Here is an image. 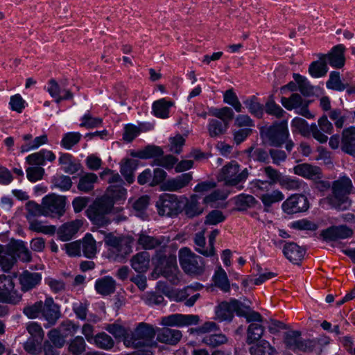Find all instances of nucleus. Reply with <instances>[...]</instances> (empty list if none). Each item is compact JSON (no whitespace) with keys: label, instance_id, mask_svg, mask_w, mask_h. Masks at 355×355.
<instances>
[{"label":"nucleus","instance_id":"nucleus-43","mask_svg":"<svg viewBox=\"0 0 355 355\" xmlns=\"http://www.w3.org/2000/svg\"><path fill=\"white\" fill-rule=\"evenodd\" d=\"M263 332L264 328L261 324L252 322L247 329V343L251 344L258 341L262 337Z\"/></svg>","mask_w":355,"mask_h":355},{"label":"nucleus","instance_id":"nucleus-45","mask_svg":"<svg viewBox=\"0 0 355 355\" xmlns=\"http://www.w3.org/2000/svg\"><path fill=\"white\" fill-rule=\"evenodd\" d=\"M202 342L205 345L214 348L226 344L228 342V338L225 334L221 333L212 334L204 336Z\"/></svg>","mask_w":355,"mask_h":355},{"label":"nucleus","instance_id":"nucleus-30","mask_svg":"<svg viewBox=\"0 0 355 355\" xmlns=\"http://www.w3.org/2000/svg\"><path fill=\"white\" fill-rule=\"evenodd\" d=\"M262 172L268 179L267 181H263L257 180L254 182V187L259 189L261 188V185L268 183L269 185L272 186L277 183H279L282 176V173L277 169L273 168L271 166H267L262 168Z\"/></svg>","mask_w":355,"mask_h":355},{"label":"nucleus","instance_id":"nucleus-57","mask_svg":"<svg viewBox=\"0 0 355 355\" xmlns=\"http://www.w3.org/2000/svg\"><path fill=\"white\" fill-rule=\"evenodd\" d=\"M215 285L222 291L227 292L230 291V285L225 271L219 268L216 272L214 277Z\"/></svg>","mask_w":355,"mask_h":355},{"label":"nucleus","instance_id":"nucleus-44","mask_svg":"<svg viewBox=\"0 0 355 355\" xmlns=\"http://www.w3.org/2000/svg\"><path fill=\"white\" fill-rule=\"evenodd\" d=\"M28 222L29 223V230L33 232L47 235H53L56 232V227L55 225H44L42 221L35 218Z\"/></svg>","mask_w":355,"mask_h":355},{"label":"nucleus","instance_id":"nucleus-13","mask_svg":"<svg viewBox=\"0 0 355 355\" xmlns=\"http://www.w3.org/2000/svg\"><path fill=\"white\" fill-rule=\"evenodd\" d=\"M309 207L308 199L300 194L292 195L282 203V209L288 214L305 211Z\"/></svg>","mask_w":355,"mask_h":355},{"label":"nucleus","instance_id":"nucleus-34","mask_svg":"<svg viewBox=\"0 0 355 355\" xmlns=\"http://www.w3.org/2000/svg\"><path fill=\"white\" fill-rule=\"evenodd\" d=\"M59 164L65 173L71 175L78 172L81 167L80 164L76 162L73 156L69 153H63L60 155Z\"/></svg>","mask_w":355,"mask_h":355},{"label":"nucleus","instance_id":"nucleus-40","mask_svg":"<svg viewBox=\"0 0 355 355\" xmlns=\"http://www.w3.org/2000/svg\"><path fill=\"white\" fill-rule=\"evenodd\" d=\"M25 209L26 211V218L28 221L35 219L37 216H45L42 201L41 205L35 201H28L25 205Z\"/></svg>","mask_w":355,"mask_h":355},{"label":"nucleus","instance_id":"nucleus-41","mask_svg":"<svg viewBox=\"0 0 355 355\" xmlns=\"http://www.w3.org/2000/svg\"><path fill=\"white\" fill-rule=\"evenodd\" d=\"M81 248L83 250V254L86 257L92 259L96 256L97 252L96 241L91 234H87L83 238L81 243Z\"/></svg>","mask_w":355,"mask_h":355},{"label":"nucleus","instance_id":"nucleus-51","mask_svg":"<svg viewBox=\"0 0 355 355\" xmlns=\"http://www.w3.org/2000/svg\"><path fill=\"white\" fill-rule=\"evenodd\" d=\"M301 338V333L300 331H288L284 333V342L287 348L296 351Z\"/></svg>","mask_w":355,"mask_h":355},{"label":"nucleus","instance_id":"nucleus-35","mask_svg":"<svg viewBox=\"0 0 355 355\" xmlns=\"http://www.w3.org/2000/svg\"><path fill=\"white\" fill-rule=\"evenodd\" d=\"M138 166V161L133 159H123L121 164L120 172L128 184L135 181L134 172Z\"/></svg>","mask_w":355,"mask_h":355},{"label":"nucleus","instance_id":"nucleus-63","mask_svg":"<svg viewBox=\"0 0 355 355\" xmlns=\"http://www.w3.org/2000/svg\"><path fill=\"white\" fill-rule=\"evenodd\" d=\"M94 342L99 348L103 349H110L114 344L112 337L104 332L96 334L94 337Z\"/></svg>","mask_w":355,"mask_h":355},{"label":"nucleus","instance_id":"nucleus-36","mask_svg":"<svg viewBox=\"0 0 355 355\" xmlns=\"http://www.w3.org/2000/svg\"><path fill=\"white\" fill-rule=\"evenodd\" d=\"M173 105V101L162 98L153 103V112L157 117L167 119L169 116V109Z\"/></svg>","mask_w":355,"mask_h":355},{"label":"nucleus","instance_id":"nucleus-64","mask_svg":"<svg viewBox=\"0 0 355 355\" xmlns=\"http://www.w3.org/2000/svg\"><path fill=\"white\" fill-rule=\"evenodd\" d=\"M279 184L282 188L287 190H300L305 186V184L302 181L290 177H282Z\"/></svg>","mask_w":355,"mask_h":355},{"label":"nucleus","instance_id":"nucleus-54","mask_svg":"<svg viewBox=\"0 0 355 355\" xmlns=\"http://www.w3.org/2000/svg\"><path fill=\"white\" fill-rule=\"evenodd\" d=\"M244 104L252 114L257 116V118L262 117L263 114V108L255 96H252L249 99L245 101Z\"/></svg>","mask_w":355,"mask_h":355},{"label":"nucleus","instance_id":"nucleus-10","mask_svg":"<svg viewBox=\"0 0 355 355\" xmlns=\"http://www.w3.org/2000/svg\"><path fill=\"white\" fill-rule=\"evenodd\" d=\"M291 126L295 128L293 131H297L301 135L306 137L311 135L315 139L321 144L326 143L328 140V137L319 130L315 123L309 126L308 123L302 118L295 117L293 119Z\"/></svg>","mask_w":355,"mask_h":355},{"label":"nucleus","instance_id":"nucleus-55","mask_svg":"<svg viewBox=\"0 0 355 355\" xmlns=\"http://www.w3.org/2000/svg\"><path fill=\"white\" fill-rule=\"evenodd\" d=\"M248 156L250 159L254 161L268 164L269 159V151L267 152L266 150L261 148H254L250 147L248 150Z\"/></svg>","mask_w":355,"mask_h":355},{"label":"nucleus","instance_id":"nucleus-25","mask_svg":"<svg viewBox=\"0 0 355 355\" xmlns=\"http://www.w3.org/2000/svg\"><path fill=\"white\" fill-rule=\"evenodd\" d=\"M48 92L51 97L55 98L57 103H60L63 100L72 99L73 95L69 89H61L60 85L54 79L49 81Z\"/></svg>","mask_w":355,"mask_h":355},{"label":"nucleus","instance_id":"nucleus-3","mask_svg":"<svg viewBox=\"0 0 355 355\" xmlns=\"http://www.w3.org/2000/svg\"><path fill=\"white\" fill-rule=\"evenodd\" d=\"M112 202L106 197L96 198L85 211L86 216L96 227H107L112 223L110 216Z\"/></svg>","mask_w":355,"mask_h":355},{"label":"nucleus","instance_id":"nucleus-12","mask_svg":"<svg viewBox=\"0 0 355 355\" xmlns=\"http://www.w3.org/2000/svg\"><path fill=\"white\" fill-rule=\"evenodd\" d=\"M0 300L11 304H17L21 295L15 290V284L10 276L0 275Z\"/></svg>","mask_w":355,"mask_h":355},{"label":"nucleus","instance_id":"nucleus-50","mask_svg":"<svg viewBox=\"0 0 355 355\" xmlns=\"http://www.w3.org/2000/svg\"><path fill=\"white\" fill-rule=\"evenodd\" d=\"M284 198V196L282 191L276 189L271 192L262 194L260 199L265 207H269L272 204L282 201Z\"/></svg>","mask_w":355,"mask_h":355},{"label":"nucleus","instance_id":"nucleus-21","mask_svg":"<svg viewBox=\"0 0 355 355\" xmlns=\"http://www.w3.org/2000/svg\"><path fill=\"white\" fill-rule=\"evenodd\" d=\"M293 171L295 174L310 180H319L322 177L320 167L307 163L296 165L293 168Z\"/></svg>","mask_w":355,"mask_h":355},{"label":"nucleus","instance_id":"nucleus-18","mask_svg":"<svg viewBox=\"0 0 355 355\" xmlns=\"http://www.w3.org/2000/svg\"><path fill=\"white\" fill-rule=\"evenodd\" d=\"M156 270L162 275H166L167 272L178 270L176 257L173 254L168 256L164 255L162 251H158L155 254Z\"/></svg>","mask_w":355,"mask_h":355},{"label":"nucleus","instance_id":"nucleus-31","mask_svg":"<svg viewBox=\"0 0 355 355\" xmlns=\"http://www.w3.org/2000/svg\"><path fill=\"white\" fill-rule=\"evenodd\" d=\"M42 279V275L39 272H31L28 270L24 271L19 276V282L24 291H28L37 284Z\"/></svg>","mask_w":355,"mask_h":355},{"label":"nucleus","instance_id":"nucleus-15","mask_svg":"<svg viewBox=\"0 0 355 355\" xmlns=\"http://www.w3.org/2000/svg\"><path fill=\"white\" fill-rule=\"evenodd\" d=\"M200 318L197 315L172 314L162 318V324L165 326L184 327L197 324Z\"/></svg>","mask_w":355,"mask_h":355},{"label":"nucleus","instance_id":"nucleus-20","mask_svg":"<svg viewBox=\"0 0 355 355\" xmlns=\"http://www.w3.org/2000/svg\"><path fill=\"white\" fill-rule=\"evenodd\" d=\"M42 315L48 322L49 326L55 324L61 316L59 306L55 304L52 297H46L43 302Z\"/></svg>","mask_w":355,"mask_h":355},{"label":"nucleus","instance_id":"nucleus-56","mask_svg":"<svg viewBox=\"0 0 355 355\" xmlns=\"http://www.w3.org/2000/svg\"><path fill=\"white\" fill-rule=\"evenodd\" d=\"M212 116L220 119L223 123L229 125V123L233 119L234 114L232 108L223 107L220 109H214L211 111Z\"/></svg>","mask_w":355,"mask_h":355},{"label":"nucleus","instance_id":"nucleus-29","mask_svg":"<svg viewBox=\"0 0 355 355\" xmlns=\"http://www.w3.org/2000/svg\"><path fill=\"white\" fill-rule=\"evenodd\" d=\"M132 268L139 273L146 272L150 266V254L143 251L134 255L130 259Z\"/></svg>","mask_w":355,"mask_h":355},{"label":"nucleus","instance_id":"nucleus-5","mask_svg":"<svg viewBox=\"0 0 355 355\" xmlns=\"http://www.w3.org/2000/svg\"><path fill=\"white\" fill-rule=\"evenodd\" d=\"M249 175L245 168L240 171V166L236 161H232L225 165L218 176V181H223L225 185L235 187L245 182Z\"/></svg>","mask_w":355,"mask_h":355},{"label":"nucleus","instance_id":"nucleus-33","mask_svg":"<svg viewBox=\"0 0 355 355\" xmlns=\"http://www.w3.org/2000/svg\"><path fill=\"white\" fill-rule=\"evenodd\" d=\"M8 250L24 262H29L31 260V253L23 241H11L8 244Z\"/></svg>","mask_w":355,"mask_h":355},{"label":"nucleus","instance_id":"nucleus-53","mask_svg":"<svg viewBox=\"0 0 355 355\" xmlns=\"http://www.w3.org/2000/svg\"><path fill=\"white\" fill-rule=\"evenodd\" d=\"M105 329L109 333L112 334L116 338H123L124 343L125 338L128 336H130L131 332L117 322L107 324Z\"/></svg>","mask_w":355,"mask_h":355},{"label":"nucleus","instance_id":"nucleus-27","mask_svg":"<svg viewBox=\"0 0 355 355\" xmlns=\"http://www.w3.org/2000/svg\"><path fill=\"white\" fill-rule=\"evenodd\" d=\"M116 282L110 276H105L96 280L95 289L96 292L103 296L110 295L116 291Z\"/></svg>","mask_w":355,"mask_h":355},{"label":"nucleus","instance_id":"nucleus-47","mask_svg":"<svg viewBox=\"0 0 355 355\" xmlns=\"http://www.w3.org/2000/svg\"><path fill=\"white\" fill-rule=\"evenodd\" d=\"M328 71L327 62L319 59L313 62L309 67V73L313 78L324 76Z\"/></svg>","mask_w":355,"mask_h":355},{"label":"nucleus","instance_id":"nucleus-22","mask_svg":"<svg viewBox=\"0 0 355 355\" xmlns=\"http://www.w3.org/2000/svg\"><path fill=\"white\" fill-rule=\"evenodd\" d=\"M55 159V155L51 151L42 149L28 155L26 157V162L31 166H41L45 164L46 160L53 162Z\"/></svg>","mask_w":355,"mask_h":355},{"label":"nucleus","instance_id":"nucleus-14","mask_svg":"<svg viewBox=\"0 0 355 355\" xmlns=\"http://www.w3.org/2000/svg\"><path fill=\"white\" fill-rule=\"evenodd\" d=\"M345 46L343 44H338L334 46L327 54H320L319 59L325 60L332 67L340 69L345 65V58L344 53Z\"/></svg>","mask_w":355,"mask_h":355},{"label":"nucleus","instance_id":"nucleus-8","mask_svg":"<svg viewBox=\"0 0 355 355\" xmlns=\"http://www.w3.org/2000/svg\"><path fill=\"white\" fill-rule=\"evenodd\" d=\"M179 261L186 273L201 275L205 270L203 258L192 252L188 248L180 250Z\"/></svg>","mask_w":355,"mask_h":355},{"label":"nucleus","instance_id":"nucleus-24","mask_svg":"<svg viewBox=\"0 0 355 355\" xmlns=\"http://www.w3.org/2000/svg\"><path fill=\"white\" fill-rule=\"evenodd\" d=\"M182 337V334L180 330L164 327L159 331L157 339L160 343L175 345Z\"/></svg>","mask_w":355,"mask_h":355},{"label":"nucleus","instance_id":"nucleus-48","mask_svg":"<svg viewBox=\"0 0 355 355\" xmlns=\"http://www.w3.org/2000/svg\"><path fill=\"white\" fill-rule=\"evenodd\" d=\"M208 132L211 137H216L225 134L228 128L227 124L217 119H211L208 124Z\"/></svg>","mask_w":355,"mask_h":355},{"label":"nucleus","instance_id":"nucleus-28","mask_svg":"<svg viewBox=\"0 0 355 355\" xmlns=\"http://www.w3.org/2000/svg\"><path fill=\"white\" fill-rule=\"evenodd\" d=\"M83 225L81 220H76L63 224L58 230V234L62 241H67L78 232Z\"/></svg>","mask_w":355,"mask_h":355},{"label":"nucleus","instance_id":"nucleus-46","mask_svg":"<svg viewBox=\"0 0 355 355\" xmlns=\"http://www.w3.org/2000/svg\"><path fill=\"white\" fill-rule=\"evenodd\" d=\"M236 209L239 211H245L250 207H252L257 203V200L251 195L240 194L234 198Z\"/></svg>","mask_w":355,"mask_h":355},{"label":"nucleus","instance_id":"nucleus-26","mask_svg":"<svg viewBox=\"0 0 355 355\" xmlns=\"http://www.w3.org/2000/svg\"><path fill=\"white\" fill-rule=\"evenodd\" d=\"M341 148L343 151L355 156V128L350 127L343 130Z\"/></svg>","mask_w":355,"mask_h":355},{"label":"nucleus","instance_id":"nucleus-49","mask_svg":"<svg viewBox=\"0 0 355 355\" xmlns=\"http://www.w3.org/2000/svg\"><path fill=\"white\" fill-rule=\"evenodd\" d=\"M251 355H273L275 349L266 340H262L250 348Z\"/></svg>","mask_w":355,"mask_h":355},{"label":"nucleus","instance_id":"nucleus-60","mask_svg":"<svg viewBox=\"0 0 355 355\" xmlns=\"http://www.w3.org/2000/svg\"><path fill=\"white\" fill-rule=\"evenodd\" d=\"M265 110L268 114L274 116L277 119H282L286 114V112L275 102L272 97L266 102Z\"/></svg>","mask_w":355,"mask_h":355},{"label":"nucleus","instance_id":"nucleus-32","mask_svg":"<svg viewBox=\"0 0 355 355\" xmlns=\"http://www.w3.org/2000/svg\"><path fill=\"white\" fill-rule=\"evenodd\" d=\"M16 262V257L8 250V245H0V267L6 272H10Z\"/></svg>","mask_w":355,"mask_h":355},{"label":"nucleus","instance_id":"nucleus-11","mask_svg":"<svg viewBox=\"0 0 355 355\" xmlns=\"http://www.w3.org/2000/svg\"><path fill=\"white\" fill-rule=\"evenodd\" d=\"M45 216L60 217L65 211V198L63 196L51 194L42 199Z\"/></svg>","mask_w":355,"mask_h":355},{"label":"nucleus","instance_id":"nucleus-37","mask_svg":"<svg viewBox=\"0 0 355 355\" xmlns=\"http://www.w3.org/2000/svg\"><path fill=\"white\" fill-rule=\"evenodd\" d=\"M127 191L121 185L110 186L106 193L102 197H106L112 202V206L118 201L125 200L126 198Z\"/></svg>","mask_w":355,"mask_h":355},{"label":"nucleus","instance_id":"nucleus-39","mask_svg":"<svg viewBox=\"0 0 355 355\" xmlns=\"http://www.w3.org/2000/svg\"><path fill=\"white\" fill-rule=\"evenodd\" d=\"M203 207H201L198 201V196L197 195L191 196L184 207L185 214L189 218H193L200 215L203 212Z\"/></svg>","mask_w":355,"mask_h":355},{"label":"nucleus","instance_id":"nucleus-58","mask_svg":"<svg viewBox=\"0 0 355 355\" xmlns=\"http://www.w3.org/2000/svg\"><path fill=\"white\" fill-rule=\"evenodd\" d=\"M293 78L298 85L300 92L304 96H309L313 94V87L310 85L305 77L298 73H294Z\"/></svg>","mask_w":355,"mask_h":355},{"label":"nucleus","instance_id":"nucleus-38","mask_svg":"<svg viewBox=\"0 0 355 355\" xmlns=\"http://www.w3.org/2000/svg\"><path fill=\"white\" fill-rule=\"evenodd\" d=\"M98 181V176L93 173H87L81 176L78 184V189L84 193H89L94 188V184Z\"/></svg>","mask_w":355,"mask_h":355},{"label":"nucleus","instance_id":"nucleus-4","mask_svg":"<svg viewBox=\"0 0 355 355\" xmlns=\"http://www.w3.org/2000/svg\"><path fill=\"white\" fill-rule=\"evenodd\" d=\"M155 336V331L152 325L141 322L134 332L130 333V336L125 338V345L134 348L156 347L157 343L153 340Z\"/></svg>","mask_w":355,"mask_h":355},{"label":"nucleus","instance_id":"nucleus-16","mask_svg":"<svg viewBox=\"0 0 355 355\" xmlns=\"http://www.w3.org/2000/svg\"><path fill=\"white\" fill-rule=\"evenodd\" d=\"M353 230L345 225L331 226L321 232V236L325 241H336L349 238Z\"/></svg>","mask_w":355,"mask_h":355},{"label":"nucleus","instance_id":"nucleus-2","mask_svg":"<svg viewBox=\"0 0 355 355\" xmlns=\"http://www.w3.org/2000/svg\"><path fill=\"white\" fill-rule=\"evenodd\" d=\"M353 184L347 176L334 180L331 184V194L327 197L329 205L338 210L347 209L351 206L349 195L352 193Z\"/></svg>","mask_w":355,"mask_h":355},{"label":"nucleus","instance_id":"nucleus-23","mask_svg":"<svg viewBox=\"0 0 355 355\" xmlns=\"http://www.w3.org/2000/svg\"><path fill=\"white\" fill-rule=\"evenodd\" d=\"M284 256L295 264H299L304 258L305 250L295 243H286L284 245Z\"/></svg>","mask_w":355,"mask_h":355},{"label":"nucleus","instance_id":"nucleus-7","mask_svg":"<svg viewBox=\"0 0 355 355\" xmlns=\"http://www.w3.org/2000/svg\"><path fill=\"white\" fill-rule=\"evenodd\" d=\"M261 134L267 138L269 144L275 147H281L289 138L288 120L275 121L269 127L261 130Z\"/></svg>","mask_w":355,"mask_h":355},{"label":"nucleus","instance_id":"nucleus-6","mask_svg":"<svg viewBox=\"0 0 355 355\" xmlns=\"http://www.w3.org/2000/svg\"><path fill=\"white\" fill-rule=\"evenodd\" d=\"M104 242L112 248V252L114 254L113 259L115 261L123 262L132 252V241L128 237L116 236L113 233H108L105 236Z\"/></svg>","mask_w":355,"mask_h":355},{"label":"nucleus","instance_id":"nucleus-17","mask_svg":"<svg viewBox=\"0 0 355 355\" xmlns=\"http://www.w3.org/2000/svg\"><path fill=\"white\" fill-rule=\"evenodd\" d=\"M192 180V173H185L163 182L162 189L168 191H178L187 187Z\"/></svg>","mask_w":355,"mask_h":355},{"label":"nucleus","instance_id":"nucleus-9","mask_svg":"<svg viewBox=\"0 0 355 355\" xmlns=\"http://www.w3.org/2000/svg\"><path fill=\"white\" fill-rule=\"evenodd\" d=\"M183 202L174 194L163 193L157 201L158 214L162 216H176L182 210Z\"/></svg>","mask_w":355,"mask_h":355},{"label":"nucleus","instance_id":"nucleus-62","mask_svg":"<svg viewBox=\"0 0 355 355\" xmlns=\"http://www.w3.org/2000/svg\"><path fill=\"white\" fill-rule=\"evenodd\" d=\"M86 343L82 336H76L69 343L68 349L69 352L73 355H80L85 352Z\"/></svg>","mask_w":355,"mask_h":355},{"label":"nucleus","instance_id":"nucleus-59","mask_svg":"<svg viewBox=\"0 0 355 355\" xmlns=\"http://www.w3.org/2000/svg\"><path fill=\"white\" fill-rule=\"evenodd\" d=\"M26 330L34 341L38 343L42 341L44 337V332L40 324L35 322H31L27 324Z\"/></svg>","mask_w":355,"mask_h":355},{"label":"nucleus","instance_id":"nucleus-61","mask_svg":"<svg viewBox=\"0 0 355 355\" xmlns=\"http://www.w3.org/2000/svg\"><path fill=\"white\" fill-rule=\"evenodd\" d=\"M178 161V159L171 155H161L153 160L152 165L162 166L167 170H170L174 167Z\"/></svg>","mask_w":355,"mask_h":355},{"label":"nucleus","instance_id":"nucleus-19","mask_svg":"<svg viewBox=\"0 0 355 355\" xmlns=\"http://www.w3.org/2000/svg\"><path fill=\"white\" fill-rule=\"evenodd\" d=\"M171 241L169 236H151L141 234L138 239V243L145 250H153L157 247L164 249Z\"/></svg>","mask_w":355,"mask_h":355},{"label":"nucleus","instance_id":"nucleus-52","mask_svg":"<svg viewBox=\"0 0 355 355\" xmlns=\"http://www.w3.org/2000/svg\"><path fill=\"white\" fill-rule=\"evenodd\" d=\"M281 103L288 110L300 107L304 101L302 96L297 93L293 94L289 98L282 97Z\"/></svg>","mask_w":355,"mask_h":355},{"label":"nucleus","instance_id":"nucleus-1","mask_svg":"<svg viewBox=\"0 0 355 355\" xmlns=\"http://www.w3.org/2000/svg\"><path fill=\"white\" fill-rule=\"evenodd\" d=\"M234 312L237 315L245 318L248 322L262 321L261 314L253 311L250 304L236 299L222 302L216 308V315L220 321L232 320Z\"/></svg>","mask_w":355,"mask_h":355},{"label":"nucleus","instance_id":"nucleus-42","mask_svg":"<svg viewBox=\"0 0 355 355\" xmlns=\"http://www.w3.org/2000/svg\"><path fill=\"white\" fill-rule=\"evenodd\" d=\"M205 233V231L202 230L195 234L193 241L196 245V250L207 257L213 256L212 250H211L210 248H208L205 246L206 240Z\"/></svg>","mask_w":355,"mask_h":355}]
</instances>
